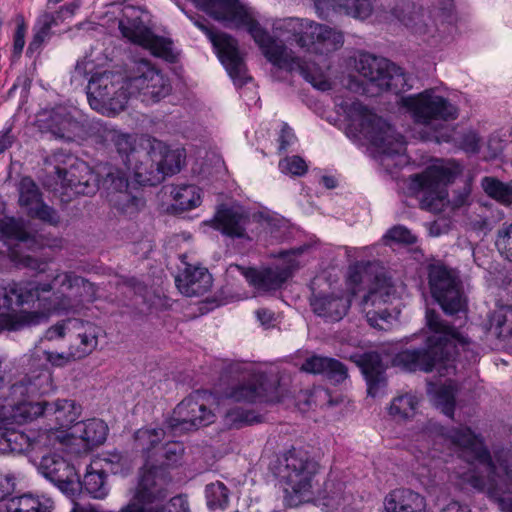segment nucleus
<instances>
[{
  "label": "nucleus",
  "mask_w": 512,
  "mask_h": 512,
  "mask_svg": "<svg viewBox=\"0 0 512 512\" xmlns=\"http://www.w3.org/2000/svg\"><path fill=\"white\" fill-rule=\"evenodd\" d=\"M182 262L186 267L175 278L177 288L188 297L203 295L212 285L210 273L206 268L187 264L185 255L182 256Z\"/></svg>",
  "instance_id": "obj_29"
},
{
  "label": "nucleus",
  "mask_w": 512,
  "mask_h": 512,
  "mask_svg": "<svg viewBox=\"0 0 512 512\" xmlns=\"http://www.w3.org/2000/svg\"><path fill=\"white\" fill-rule=\"evenodd\" d=\"M25 32L26 29L23 25H18L15 34H14V41H13V53L14 56L18 57L22 53V50L25 45Z\"/></svg>",
  "instance_id": "obj_55"
},
{
  "label": "nucleus",
  "mask_w": 512,
  "mask_h": 512,
  "mask_svg": "<svg viewBox=\"0 0 512 512\" xmlns=\"http://www.w3.org/2000/svg\"><path fill=\"white\" fill-rule=\"evenodd\" d=\"M53 502L45 496L25 494L0 504V512H51Z\"/></svg>",
  "instance_id": "obj_35"
},
{
  "label": "nucleus",
  "mask_w": 512,
  "mask_h": 512,
  "mask_svg": "<svg viewBox=\"0 0 512 512\" xmlns=\"http://www.w3.org/2000/svg\"><path fill=\"white\" fill-rule=\"evenodd\" d=\"M138 10L135 7H126L123 18L119 22L122 35L130 42L137 44L151 52L156 57L167 61H174L176 53L170 39L156 36L139 20Z\"/></svg>",
  "instance_id": "obj_20"
},
{
  "label": "nucleus",
  "mask_w": 512,
  "mask_h": 512,
  "mask_svg": "<svg viewBox=\"0 0 512 512\" xmlns=\"http://www.w3.org/2000/svg\"><path fill=\"white\" fill-rule=\"evenodd\" d=\"M81 488L95 499L106 498L110 490L106 482L105 472L101 469H93L92 462L86 470L83 481H80V489Z\"/></svg>",
  "instance_id": "obj_41"
},
{
  "label": "nucleus",
  "mask_w": 512,
  "mask_h": 512,
  "mask_svg": "<svg viewBox=\"0 0 512 512\" xmlns=\"http://www.w3.org/2000/svg\"><path fill=\"white\" fill-rule=\"evenodd\" d=\"M398 104L412 116L416 123L433 130L430 137L437 143H448L454 140V129L446 122L457 118V108L433 89L401 97Z\"/></svg>",
  "instance_id": "obj_11"
},
{
  "label": "nucleus",
  "mask_w": 512,
  "mask_h": 512,
  "mask_svg": "<svg viewBox=\"0 0 512 512\" xmlns=\"http://www.w3.org/2000/svg\"><path fill=\"white\" fill-rule=\"evenodd\" d=\"M78 7V4L71 3L62 7L60 11L56 13L44 14L39 20V23L42 25V27L36 33L34 42L43 41L48 36L50 29L58 24V20L71 17Z\"/></svg>",
  "instance_id": "obj_44"
},
{
  "label": "nucleus",
  "mask_w": 512,
  "mask_h": 512,
  "mask_svg": "<svg viewBox=\"0 0 512 512\" xmlns=\"http://www.w3.org/2000/svg\"><path fill=\"white\" fill-rule=\"evenodd\" d=\"M216 397L206 391H197L182 400L173 410L172 416L164 423L172 435L196 430L214 422Z\"/></svg>",
  "instance_id": "obj_18"
},
{
  "label": "nucleus",
  "mask_w": 512,
  "mask_h": 512,
  "mask_svg": "<svg viewBox=\"0 0 512 512\" xmlns=\"http://www.w3.org/2000/svg\"><path fill=\"white\" fill-rule=\"evenodd\" d=\"M490 331L498 338L512 337V306L501 307L489 319Z\"/></svg>",
  "instance_id": "obj_43"
},
{
  "label": "nucleus",
  "mask_w": 512,
  "mask_h": 512,
  "mask_svg": "<svg viewBox=\"0 0 512 512\" xmlns=\"http://www.w3.org/2000/svg\"><path fill=\"white\" fill-rule=\"evenodd\" d=\"M205 493L207 506L210 510H224L228 506L229 493L222 482L207 485Z\"/></svg>",
  "instance_id": "obj_46"
},
{
  "label": "nucleus",
  "mask_w": 512,
  "mask_h": 512,
  "mask_svg": "<svg viewBox=\"0 0 512 512\" xmlns=\"http://www.w3.org/2000/svg\"><path fill=\"white\" fill-rule=\"evenodd\" d=\"M108 426L103 420L92 418L86 421L77 422L70 438L72 453L87 452L106 440Z\"/></svg>",
  "instance_id": "obj_27"
},
{
  "label": "nucleus",
  "mask_w": 512,
  "mask_h": 512,
  "mask_svg": "<svg viewBox=\"0 0 512 512\" xmlns=\"http://www.w3.org/2000/svg\"><path fill=\"white\" fill-rule=\"evenodd\" d=\"M38 469L66 495L74 496L80 491V479L71 459L56 452L49 453L42 456Z\"/></svg>",
  "instance_id": "obj_25"
},
{
  "label": "nucleus",
  "mask_w": 512,
  "mask_h": 512,
  "mask_svg": "<svg viewBox=\"0 0 512 512\" xmlns=\"http://www.w3.org/2000/svg\"><path fill=\"white\" fill-rule=\"evenodd\" d=\"M170 195L173 208L177 211H188L197 208L202 202V190L191 184L173 186Z\"/></svg>",
  "instance_id": "obj_38"
},
{
  "label": "nucleus",
  "mask_w": 512,
  "mask_h": 512,
  "mask_svg": "<svg viewBox=\"0 0 512 512\" xmlns=\"http://www.w3.org/2000/svg\"><path fill=\"white\" fill-rule=\"evenodd\" d=\"M142 145L148 149V160H144L134 168V182L137 185L154 186L165 176L180 171L185 158L184 148H170L164 142L153 137L142 139Z\"/></svg>",
  "instance_id": "obj_16"
},
{
  "label": "nucleus",
  "mask_w": 512,
  "mask_h": 512,
  "mask_svg": "<svg viewBox=\"0 0 512 512\" xmlns=\"http://www.w3.org/2000/svg\"><path fill=\"white\" fill-rule=\"evenodd\" d=\"M257 319L263 326H270L273 321V313L266 309H260L256 311Z\"/></svg>",
  "instance_id": "obj_57"
},
{
  "label": "nucleus",
  "mask_w": 512,
  "mask_h": 512,
  "mask_svg": "<svg viewBox=\"0 0 512 512\" xmlns=\"http://www.w3.org/2000/svg\"><path fill=\"white\" fill-rule=\"evenodd\" d=\"M430 234L432 236H438L441 234V231L439 230V223L437 221L430 226Z\"/></svg>",
  "instance_id": "obj_62"
},
{
  "label": "nucleus",
  "mask_w": 512,
  "mask_h": 512,
  "mask_svg": "<svg viewBox=\"0 0 512 512\" xmlns=\"http://www.w3.org/2000/svg\"><path fill=\"white\" fill-rule=\"evenodd\" d=\"M457 390L456 382L447 378L444 381L429 382L427 391L434 406L446 416L452 417Z\"/></svg>",
  "instance_id": "obj_32"
},
{
  "label": "nucleus",
  "mask_w": 512,
  "mask_h": 512,
  "mask_svg": "<svg viewBox=\"0 0 512 512\" xmlns=\"http://www.w3.org/2000/svg\"><path fill=\"white\" fill-rule=\"evenodd\" d=\"M354 362L360 367L368 385V393L374 396V388L380 382L384 366L380 355L376 352H369L363 355H354Z\"/></svg>",
  "instance_id": "obj_36"
},
{
  "label": "nucleus",
  "mask_w": 512,
  "mask_h": 512,
  "mask_svg": "<svg viewBox=\"0 0 512 512\" xmlns=\"http://www.w3.org/2000/svg\"><path fill=\"white\" fill-rule=\"evenodd\" d=\"M195 26L208 37L218 59L236 86L241 87L251 80L234 38L226 33H214L200 21H195Z\"/></svg>",
  "instance_id": "obj_23"
},
{
  "label": "nucleus",
  "mask_w": 512,
  "mask_h": 512,
  "mask_svg": "<svg viewBox=\"0 0 512 512\" xmlns=\"http://www.w3.org/2000/svg\"><path fill=\"white\" fill-rule=\"evenodd\" d=\"M88 78L87 99L90 107L106 116L123 111L133 97L142 102H158L170 92L167 78L149 61L133 62L125 75L102 71L91 57L77 62L73 78Z\"/></svg>",
  "instance_id": "obj_3"
},
{
  "label": "nucleus",
  "mask_w": 512,
  "mask_h": 512,
  "mask_svg": "<svg viewBox=\"0 0 512 512\" xmlns=\"http://www.w3.org/2000/svg\"><path fill=\"white\" fill-rule=\"evenodd\" d=\"M301 370L312 374H324L335 382H341L347 377L346 368L342 363L316 355L307 358Z\"/></svg>",
  "instance_id": "obj_34"
},
{
  "label": "nucleus",
  "mask_w": 512,
  "mask_h": 512,
  "mask_svg": "<svg viewBox=\"0 0 512 512\" xmlns=\"http://www.w3.org/2000/svg\"><path fill=\"white\" fill-rule=\"evenodd\" d=\"M335 104L338 114L344 117L346 135L375 148L385 169L400 168L408 163L403 136L387 122L353 97L336 98Z\"/></svg>",
  "instance_id": "obj_6"
},
{
  "label": "nucleus",
  "mask_w": 512,
  "mask_h": 512,
  "mask_svg": "<svg viewBox=\"0 0 512 512\" xmlns=\"http://www.w3.org/2000/svg\"><path fill=\"white\" fill-rule=\"evenodd\" d=\"M177 5H178V8H180V9H181V10H182L186 15H187V17H188V18H189V19H190L194 24H195V21H200V22H202L206 27H208V26L206 25V20H205V19H203L202 17H195V16H193V15H190V14H188V12H186V11L184 10V8H182V7H181V5H179V4H177Z\"/></svg>",
  "instance_id": "obj_61"
},
{
  "label": "nucleus",
  "mask_w": 512,
  "mask_h": 512,
  "mask_svg": "<svg viewBox=\"0 0 512 512\" xmlns=\"http://www.w3.org/2000/svg\"><path fill=\"white\" fill-rule=\"evenodd\" d=\"M429 335L423 349H407L400 352L395 361L407 371L430 372L437 370L440 377L454 374L455 354L469 350L468 340L452 326L445 324L440 316L432 311L426 312Z\"/></svg>",
  "instance_id": "obj_7"
},
{
  "label": "nucleus",
  "mask_w": 512,
  "mask_h": 512,
  "mask_svg": "<svg viewBox=\"0 0 512 512\" xmlns=\"http://www.w3.org/2000/svg\"><path fill=\"white\" fill-rule=\"evenodd\" d=\"M35 395L42 394L29 393L20 398L16 414L10 418L12 423H31L39 417H43L57 431H63V435H69L67 431L74 428L81 415V406L71 399L35 402L31 400Z\"/></svg>",
  "instance_id": "obj_14"
},
{
  "label": "nucleus",
  "mask_w": 512,
  "mask_h": 512,
  "mask_svg": "<svg viewBox=\"0 0 512 512\" xmlns=\"http://www.w3.org/2000/svg\"><path fill=\"white\" fill-rule=\"evenodd\" d=\"M146 137L108 129L106 139L114 144L123 167L100 164L92 171L86 163L77 162L69 170L56 168L58 178L76 194H93L101 184L107 190L110 206L131 219L145 206L142 192L131 186L129 178L134 179L136 165L148 160V149L142 145V139Z\"/></svg>",
  "instance_id": "obj_2"
},
{
  "label": "nucleus",
  "mask_w": 512,
  "mask_h": 512,
  "mask_svg": "<svg viewBox=\"0 0 512 512\" xmlns=\"http://www.w3.org/2000/svg\"><path fill=\"white\" fill-rule=\"evenodd\" d=\"M441 512H469L465 508L461 507L457 502H450L444 507Z\"/></svg>",
  "instance_id": "obj_59"
},
{
  "label": "nucleus",
  "mask_w": 512,
  "mask_h": 512,
  "mask_svg": "<svg viewBox=\"0 0 512 512\" xmlns=\"http://www.w3.org/2000/svg\"><path fill=\"white\" fill-rule=\"evenodd\" d=\"M12 407L3 412L0 407V453H37L47 449L72 454L73 448L70 445L68 435H63V431H57L50 426L49 429H40L38 431H29L25 433L20 427L27 423H12L13 414H16L18 402L21 399L14 398Z\"/></svg>",
  "instance_id": "obj_9"
},
{
  "label": "nucleus",
  "mask_w": 512,
  "mask_h": 512,
  "mask_svg": "<svg viewBox=\"0 0 512 512\" xmlns=\"http://www.w3.org/2000/svg\"><path fill=\"white\" fill-rule=\"evenodd\" d=\"M429 285L432 296L446 314L465 312L466 300L460 282L453 271L435 264L429 268Z\"/></svg>",
  "instance_id": "obj_21"
},
{
  "label": "nucleus",
  "mask_w": 512,
  "mask_h": 512,
  "mask_svg": "<svg viewBox=\"0 0 512 512\" xmlns=\"http://www.w3.org/2000/svg\"><path fill=\"white\" fill-rule=\"evenodd\" d=\"M394 293L393 286L386 278L376 277L362 302L367 322L375 329L387 331L392 328L396 316L381 309V305L389 302Z\"/></svg>",
  "instance_id": "obj_24"
},
{
  "label": "nucleus",
  "mask_w": 512,
  "mask_h": 512,
  "mask_svg": "<svg viewBox=\"0 0 512 512\" xmlns=\"http://www.w3.org/2000/svg\"><path fill=\"white\" fill-rule=\"evenodd\" d=\"M165 498H161L159 500H157L156 502H154L152 505L153 506H158L162 512H189L188 511V502H187V499L183 496H176V497H173L169 502L168 504L163 507L161 505V502L164 500Z\"/></svg>",
  "instance_id": "obj_51"
},
{
  "label": "nucleus",
  "mask_w": 512,
  "mask_h": 512,
  "mask_svg": "<svg viewBox=\"0 0 512 512\" xmlns=\"http://www.w3.org/2000/svg\"><path fill=\"white\" fill-rule=\"evenodd\" d=\"M323 185L329 189L336 187L337 181L332 176H323L321 179Z\"/></svg>",
  "instance_id": "obj_60"
},
{
  "label": "nucleus",
  "mask_w": 512,
  "mask_h": 512,
  "mask_svg": "<svg viewBox=\"0 0 512 512\" xmlns=\"http://www.w3.org/2000/svg\"><path fill=\"white\" fill-rule=\"evenodd\" d=\"M279 477L286 485L285 493L289 505L296 506L307 501L319 470L318 463L301 448L288 450L279 461Z\"/></svg>",
  "instance_id": "obj_15"
},
{
  "label": "nucleus",
  "mask_w": 512,
  "mask_h": 512,
  "mask_svg": "<svg viewBox=\"0 0 512 512\" xmlns=\"http://www.w3.org/2000/svg\"><path fill=\"white\" fill-rule=\"evenodd\" d=\"M481 186L490 198L505 206L512 204L511 183H503L494 177H484Z\"/></svg>",
  "instance_id": "obj_42"
},
{
  "label": "nucleus",
  "mask_w": 512,
  "mask_h": 512,
  "mask_svg": "<svg viewBox=\"0 0 512 512\" xmlns=\"http://www.w3.org/2000/svg\"><path fill=\"white\" fill-rule=\"evenodd\" d=\"M19 193L20 205L25 207L31 216L37 217L50 224H56L58 222L56 212L43 204L38 187L31 178L25 177L21 180Z\"/></svg>",
  "instance_id": "obj_28"
},
{
  "label": "nucleus",
  "mask_w": 512,
  "mask_h": 512,
  "mask_svg": "<svg viewBox=\"0 0 512 512\" xmlns=\"http://www.w3.org/2000/svg\"><path fill=\"white\" fill-rule=\"evenodd\" d=\"M481 139L474 130L465 132L459 142V147L466 153H477L480 149Z\"/></svg>",
  "instance_id": "obj_50"
},
{
  "label": "nucleus",
  "mask_w": 512,
  "mask_h": 512,
  "mask_svg": "<svg viewBox=\"0 0 512 512\" xmlns=\"http://www.w3.org/2000/svg\"><path fill=\"white\" fill-rule=\"evenodd\" d=\"M65 333L66 322L57 323L46 330L43 338L40 340L39 345H41L44 340L52 341L55 339L63 338L65 336Z\"/></svg>",
  "instance_id": "obj_54"
},
{
  "label": "nucleus",
  "mask_w": 512,
  "mask_h": 512,
  "mask_svg": "<svg viewBox=\"0 0 512 512\" xmlns=\"http://www.w3.org/2000/svg\"><path fill=\"white\" fill-rule=\"evenodd\" d=\"M385 512H425L426 500L410 489H398L385 498Z\"/></svg>",
  "instance_id": "obj_31"
},
{
  "label": "nucleus",
  "mask_w": 512,
  "mask_h": 512,
  "mask_svg": "<svg viewBox=\"0 0 512 512\" xmlns=\"http://www.w3.org/2000/svg\"><path fill=\"white\" fill-rule=\"evenodd\" d=\"M279 169L285 174L301 176L307 171V164L301 157L292 156L281 160Z\"/></svg>",
  "instance_id": "obj_48"
},
{
  "label": "nucleus",
  "mask_w": 512,
  "mask_h": 512,
  "mask_svg": "<svg viewBox=\"0 0 512 512\" xmlns=\"http://www.w3.org/2000/svg\"><path fill=\"white\" fill-rule=\"evenodd\" d=\"M72 355V350L69 348L68 353L64 352H53L46 350L42 347V345H36L34 349L31 351L28 357V367L29 374L27 377V381L24 383L27 387H31L34 383L40 382V376L44 371H48L50 374V379H52V373L48 368V365L52 367H64L68 365L71 361L76 360ZM53 390V380H51L50 388L44 394H48Z\"/></svg>",
  "instance_id": "obj_26"
},
{
  "label": "nucleus",
  "mask_w": 512,
  "mask_h": 512,
  "mask_svg": "<svg viewBox=\"0 0 512 512\" xmlns=\"http://www.w3.org/2000/svg\"><path fill=\"white\" fill-rule=\"evenodd\" d=\"M14 137L11 134V129H7L0 133V154L12 146Z\"/></svg>",
  "instance_id": "obj_56"
},
{
  "label": "nucleus",
  "mask_w": 512,
  "mask_h": 512,
  "mask_svg": "<svg viewBox=\"0 0 512 512\" xmlns=\"http://www.w3.org/2000/svg\"><path fill=\"white\" fill-rule=\"evenodd\" d=\"M15 476L12 473H0V501L10 495L15 488Z\"/></svg>",
  "instance_id": "obj_52"
},
{
  "label": "nucleus",
  "mask_w": 512,
  "mask_h": 512,
  "mask_svg": "<svg viewBox=\"0 0 512 512\" xmlns=\"http://www.w3.org/2000/svg\"><path fill=\"white\" fill-rule=\"evenodd\" d=\"M212 224L215 229L232 238L252 241L258 239L261 233L273 234L277 228L276 221L263 214L249 215L240 206L220 208Z\"/></svg>",
  "instance_id": "obj_17"
},
{
  "label": "nucleus",
  "mask_w": 512,
  "mask_h": 512,
  "mask_svg": "<svg viewBox=\"0 0 512 512\" xmlns=\"http://www.w3.org/2000/svg\"><path fill=\"white\" fill-rule=\"evenodd\" d=\"M496 246L499 252L512 262V223L499 230Z\"/></svg>",
  "instance_id": "obj_49"
},
{
  "label": "nucleus",
  "mask_w": 512,
  "mask_h": 512,
  "mask_svg": "<svg viewBox=\"0 0 512 512\" xmlns=\"http://www.w3.org/2000/svg\"><path fill=\"white\" fill-rule=\"evenodd\" d=\"M317 14L327 18L331 12L364 20L373 11L374 0H313Z\"/></svg>",
  "instance_id": "obj_30"
},
{
  "label": "nucleus",
  "mask_w": 512,
  "mask_h": 512,
  "mask_svg": "<svg viewBox=\"0 0 512 512\" xmlns=\"http://www.w3.org/2000/svg\"><path fill=\"white\" fill-rule=\"evenodd\" d=\"M36 125L41 132H50L55 137L71 141L84 131L83 115L74 106L58 105L37 114Z\"/></svg>",
  "instance_id": "obj_22"
},
{
  "label": "nucleus",
  "mask_w": 512,
  "mask_h": 512,
  "mask_svg": "<svg viewBox=\"0 0 512 512\" xmlns=\"http://www.w3.org/2000/svg\"><path fill=\"white\" fill-rule=\"evenodd\" d=\"M171 431L163 427H145L134 434V449L141 454L143 466L138 484L131 491V497L118 512H162L152 504L167 496L170 482L167 468L181 464L184 446L170 441Z\"/></svg>",
  "instance_id": "obj_5"
},
{
  "label": "nucleus",
  "mask_w": 512,
  "mask_h": 512,
  "mask_svg": "<svg viewBox=\"0 0 512 512\" xmlns=\"http://www.w3.org/2000/svg\"><path fill=\"white\" fill-rule=\"evenodd\" d=\"M75 323L81 325L82 331L77 335L78 344L70 346L74 358L81 359L92 353L98 345L99 328L92 324L76 321Z\"/></svg>",
  "instance_id": "obj_40"
},
{
  "label": "nucleus",
  "mask_w": 512,
  "mask_h": 512,
  "mask_svg": "<svg viewBox=\"0 0 512 512\" xmlns=\"http://www.w3.org/2000/svg\"><path fill=\"white\" fill-rule=\"evenodd\" d=\"M462 170V165L454 159H435L423 172L405 181L406 193L417 197L423 209L440 213L450 204L447 186Z\"/></svg>",
  "instance_id": "obj_10"
},
{
  "label": "nucleus",
  "mask_w": 512,
  "mask_h": 512,
  "mask_svg": "<svg viewBox=\"0 0 512 512\" xmlns=\"http://www.w3.org/2000/svg\"><path fill=\"white\" fill-rule=\"evenodd\" d=\"M81 512H114V511H104V510H99L96 508H90V509H83Z\"/></svg>",
  "instance_id": "obj_63"
},
{
  "label": "nucleus",
  "mask_w": 512,
  "mask_h": 512,
  "mask_svg": "<svg viewBox=\"0 0 512 512\" xmlns=\"http://www.w3.org/2000/svg\"><path fill=\"white\" fill-rule=\"evenodd\" d=\"M429 433L435 434L432 457L436 453L452 456L453 453L465 465L460 470H455V475L471 487L486 491L491 498L497 501L502 512H512V492L502 491L498 487L496 477L505 476L512 481V471L504 461L495 464L483 445L482 439L469 428L445 430L441 426L434 425Z\"/></svg>",
  "instance_id": "obj_4"
},
{
  "label": "nucleus",
  "mask_w": 512,
  "mask_h": 512,
  "mask_svg": "<svg viewBox=\"0 0 512 512\" xmlns=\"http://www.w3.org/2000/svg\"><path fill=\"white\" fill-rule=\"evenodd\" d=\"M419 403L420 399L416 394L404 393L392 399L387 411L393 420L405 422L417 415Z\"/></svg>",
  "instance_id": "obj_37"
},
{
  "label": "nucleus",
  "mask_w": 512,
  "mask_h": 512,
  "mask_svg": "<svg viewBox=\"0 0 512 512\" xmlns=\"http://www.w3.org/2000/svg\"><path fill=\"white\" fill-rule=\"evenodd\" d=\"M367 266L368 263L357 262L349 267L346 279L349 294L342 292L314 293L310 300L313 312L326 321L341 320L350 308L351 296L356 295L362 288Z\"/></svg>",
  "instance_id": "obj_19"
},
{
  "label": "nucleus",
  "mask_w": 512,
  "mask_h": 512,
  "mask_svg": "<svg viewBox=\"0 0 512 512\" xmlns=\"http://www.w3.org/2000/svg\"><path fill=\"white\" fill-rule=\"evenodd\" d=\"M346 498L347 496L344 495V484L328 480L325 483L324 494L318 501L319 505L328 509H337L342 503L346 502Z\"/></svg>",
  "instance_id": "obj_45"
},
{
  "label": "nucleus",
  "mask_w": 512,
  "mask_h": 512,
  "mask_svg": "<svg viewBox=\"0 0 512 512\" xmlns=\"http://www.w3.org/2000/svg\"><path fill=\"white\" fill-rule=\"evenodd\" d=\"M404 25L418 39L428 44H436L440 37V30L436 26L435 20L422 11L414 12L403 19Z\"/></svg>",
  "instance_id": "obj_33"
},
{
  "label": "nucleus",
  "mask_w": 512,
  "mask_h": 512,
  "mask_svg": "<svg viewBox=\"0 0 512 512\" xmlns=\"http://www.w3.org/2000/svg\"><path fill=\"white\" fill-rule=\"evenodd\" d=\"M469 195H470V190H469V188L465 187L464 190L460 193V195L456 199L453 200L452 207L458 208V207L465 205L468 201Z\"/></svg>",
  "instance_id": "obj_58"
},
{
  "label": "nucleus",
  "mask_w": 512,
  "mask_h": 512,
  "mask_svg": "<svg viewBox=\"0 0 512 512\" xmlns=\"http://www.w3.org/2000/svg\"><path fill=\"white\" fill-rule=\"evenodd\" d=\"M382 241L385 245L412 244L416 242V236L406 227L397 225L384 234Z\"/></svg>",
  "instance_id": "obj_47"
},
{
  "label": "nucleus",
  "mask_w": 512,
  "mask_h": 512,
  "mask_svg": "<svg viewBox=\"0 0 512 512\" xmlns=\"http://www.w3.org/2000/svg\"><path fill=\"white\" fill-rule=\"evenodd\" d=\"M296 138L295 135L290 127L287 126V124H282L281 126V132L279 135V147L278 150L280 152L286 151L288 147L294 144Z\"/></svg>",
  "instance_id": "obj_53"
},
{
  "label": "nucleus",
  "mask_w": 512,
  "mask_h": 512,
  "mask_svg": "<svg viewBox=\"0 0 512 512\" xmlns=\"http://www.w3.org/2000/svg\"><path fill=\"white\" fill-rule=\"evenodd\" d=\"M309 249L307 246H301L281 251L277 255L276 262L270 267L256 269L233 264L229 266L227 272L231 275L241 274L249 286L258 293L268 292L280 288L292 272L307 261Z\"/></svg>",
  "instance_id": "obj_13"
},
{
  "label": "nucleus",
  "mask_w": 512,
  "mask_h": 512,
  "mask_svg": "<svg viewBox=\"0 0 512 512\" xmlns=\"http://www.w3.org/2000/svg\"><path fill=\"white\" fill-rule=\"evenodd\" d=\"M477 253H478V252H477L476 250H474V251H473L474 261L477 263V265H478V266H482V265H483V263L479 262V258H478V256H477Z\"/></svg>",
  "instance_id": "obj_64"
},
{
  "label": "nucleus",
  "mask_w": 512,
  "mask_h": 512,
  "mask_svg": "<svg viewBox=\"0 0 512 512\" xmlns=\"http://www.w3.org/2000/svg\"><path fill=\"white\" fill-rule=\"evenodd\" d=\"M355 69L366 83L363 87L350 84L349 89L376 96L383 91L399 94L411 88L409 77L402 68L385 58L360 53L355 59Z\"/></svg>",
  "instance_id": "obj_12"
},
{
  "label": "nucleus",
  "mask_w": 512,
  "mask_h": 512,
  "mask_svg": "<svg viewBox=\"0 0 512 512\" xmlns=\"http://www.w3.org/2000/svg\"><path fill=\"white\" fill-rule=\"evenodd\" d=\"M0 236L9 244L15 242L9 252L17 265L38 273L35 279L0 286V332L38 325L56 314L79 313L95 299L92 283L61 271L53 261H39L21 252L52 246L38 231L32 234L29 224L14 218L0 219Z\"/></svg>",
  "instance_id": "obj_1"
},
{
  "label": "nucleus",
  "mask_w": 512,
  "mask_h": 512,
  "mask_svg": "<svg viewBox=\"0 0 512 512\" xmlns=\"http://www.w3.org/2000/svg\"><path fill=\"white\" fill-rule=\"evenodd\" d=\"M231 372L235 374L232 384L224 392L221 401L216 400V412L228 427H242L261 421V416L244 404L280 401L269 395L264 387V376L252 364H235Z\"/></svg>",
  "instance_id": "obj_8"
},
{
  "label": "nucleus",
  "mask_w": 512,
  "mask_h": 512,
  "mask_svg": "<svg viewBox=\"0 0 512 512\" xmlns=\"http://www.w3.org/2000/svg\"><path fill=\"white\" fill-rule=\"evenodd\" d=\"M93 469H101L105 474L126 475L132 468L129 457L118 452L103 453L92 460Z\"/></svg>",
  "instance_id": "obj_39"
}]
</instances>
